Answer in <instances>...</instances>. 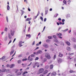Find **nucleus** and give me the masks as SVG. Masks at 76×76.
Returning a JSON list of instances; mask_svg holds the SVG:
<instances>
[{"mask_svg": "<svg viewBox=\"0 0 76 76\" xmlns=\"http://www.w3.org/2000/svg\"><path fill=\"white\" fill-rule=\"evenodd\" d=\"M22 41H20L19 42V46L20 47L23 46V45H22Z\"/></svg>", "mask_w": 76, "mask_h": 76, "instance_id": "nucleus-11", "label": "nucleus"}, {"mask_svg": "<svg viewBox=\"0 0 76 76\" xmlns=\"http://www.w3.org/2000/svg\"><path fill=\"white\" fill-rule=\"evenodd\" d=\"M53 37L54 38H55V39H56V38H57V36L55 35H53Z\"/></svg>", "mask_w": 76, "mask_h": 76, "instance_id": "nucleus-40", "label": "nucleus"}, {"mask_svg": "<svg viewBox=\"0 0 76 76\" xmlns=\"http://www.w3.org/2000/svg\"><path fill=\"white\" fill-rule=\"evenodd\" d=\"M10 72V69H8L6 71L7 73H9Z\"/></svg>", "mask_w": 76, "mask_h": 76, "instance_id": "nucleus-33", "label": "nucleus"}, {"mask_svg": "<svg viewBox=\"0 0 76 76\" xmlns=\"http://www.w3.org/2000/svg\"><path fill=\"white\" fill-rule=\"evenodd\" d=\"M48 72V71L46 70H45L44 72L43 73L45 75V74L46 73H47Z\"/></svg>", "mask_w": 76, "mask_h": 76, "instance_id": "nucleus-24", "label": "nucleus"}, {"mask_svg": "<svg viewBox=\"0 0 76 76\" xmlns=\"http://www.w3.org/2000/svg\"><path fill=\"white\" fill-rule=\"evenodd\" d=\"M71 40L73 41V42H75L76 41V39L75 38H74V37H72L71 38Z\"/></svg>", "mask_w": 76, "mask_h": 76, "instance_id": "nucleus-14", "label": "nucleus"}, {"mask_svg": "<svg viewBox=\"0 0 76 76\" xmlns=\"http://www.w3.org/2000/svg\"><path fill=\"white\" fill-rule=\"evenodd\" d=\"M58 14H56L55 15H54V17L55 18H56L57 17V16H58Z\"/></svg>", "mask_w": 76, "mask_h": 76, "instance_id": "nucleus-34", "label": "nucleus"}, {"mask_svg": "<svg viewBox=\"0 0 76 76\" xmlns=\"http://www.w3.org/2000/svg\"><path fill=\"white\" fill-rule=\"evenodd\" d=\"M15 45H13L11 48V50H13V48H15Z\"/></svg>", "mask_w": 76, "mask_h": 76, "instance_id": "nucleus-35", "label": "nucleus"}, {"mask_svg": "<svg viewBox=\"0 0 76 76\" xmlns=\"http://www.w3.org/2000/svg\"><path fill=\"white\" fill-rule=\"evenodd\" d=\"M47 61V59L45 58L44 60V63L45 62V61Z\"/></svg>", "mask_w": 76, "mask_h": 76, "instance_id": "nucleus-58", "label": "nucleus"}, {"mask_svg": "<svg viewBox=\"0 0 76 76\" xmlns=\"http://www.w3.org/2000/svg\"><path fill=\"white\" fill-rule=\"evenodd\" d=\"M45 56L46 57V58H47L48 60H50L51 58L50 55V54L48 53H47L45 54Z\"/></svg>", "mask_w": 76, "mask_h": 76, "instance_id": "nucleus-1", "label": "nucleus"}, {"mask_svg": "<svg viewBox=\"0 0 76 76\" xmlns=\"http://www.w3.org/2000/svg\"><path fill=\"white\" fill-rule=\"evenodd\" d=\"M44 72V69L43 68H41L39 70V74H41V73H42Z\"/></svg>", "mask_w": 76, "mask_h": 76, "instance_id": "nucleus-4", "label": "nucleus"}, {"mask_svg": "<svg viewBox=\"0 0 76 76\" xmlns=\"http://www.w3.org/2000/svg\"><path fill=\"white\" fill-rule=\"evenodd\" d=\"M56 42H57V43H58V40L56 39L55 40V41Z\"/></svg>", "mask_w": 76, "mask_h": 76, "instance_id": "nucleus-57", "label": "nucleus"}, {"mask_svg": "<svg viewBox=\"0 0 76 76\" xmlns=\"http://www.w3.org/2000/svg\"><path fill=\"white\" fill-rule=\"evenodd\" d=\"M32 19V18H28L26 19L25 21H28L29 20H30Z\"/></svg>", "mask_w": 76, "mask_h": 76, "instance_id": "nucleus-21", "label": "nucleus"}, {"mask_svg": "<svg viewBox=\"0 0 76 76\" xmlns=\"http://www.w3.org/2000/svg\"><path fill=\"white\" fill-rule=\"evenodd\" d=\"M38 59H39V58L38 57H36L35 59V60H37Z\"/></svg>", "mask_w": 76, "mask_h": 76, "instance_id": "nucleus-50", "label": "nucleus"}, {"mask_svg": "<svg viewBox=\"0 0 76 76\" xmlns=\"http://www.w3.org/2000/svg\"><path fill=\"white\" fill-rule=\"evenodd\" d=\"M56 72H53L51 73V75L52 76H54L56 75Z\"/></svg>", "mask_w": 76, "mask_h": 76, "instance_id": "nucleus-10", "label": "nucleus"}, {"mask_svg": "<svg viewBox=\"0 0 76 76\" xmlns=\"http://www.w3.org/2000/svg\"><path fill=\"white\" fill-rule=\"evenodd\" d=\"M28 60L27 58H26V59H22V61H26Z\"/></svg>", "mask_w": 76, "mask_h": 76, "instance_id": "nucleus-39", "label": "nucleus"}, {"mask_svg": "<svg viewBox=\"0 0 76 76\" xmlns=\"http://www.w3.org/2000/svg\"><path fill=\"white\" fill-rule=\"evenodd\" d=\"M26 73H28V72L27 71H25L23 73V75H25Z\"/></svg>", "mask_w": 76, "mask_h": 76, "instance_id": "nucleus-29", "label": "nucleus"}, {"mask_svg": "<svg viewBox=\"0 0 76 76\" xmlns=\"http://www.w3.org/2000/svg\"><path fill=\"white\" fill-rule=\"evenodd\" d=\"M7 76H13V75H12V74H10L7 75Z\"/></svg>", "mask_w": 76, "mask_h": 76, "instance_id": "nucleus-49", "label": "nucleus"}, {"mask_svg": "<svg viewBox=\"0 0 76 76\" xmlns=\"http://www.w3.org/2000/svg\"><path fill=\"white\" fill-rule=\"evenodd\" d=\"M8 37L9 39H12V36H11V35L10 34H8Z\"/></svg>", "mask_w": 76, "mask_h": 76, "instance_id": "nucleus-17", "label": "nucleus"}, {"mask_svg": "<svg viewBox=\"0 0 76 76\" xmlns=\"http://www.w3.org/2000/svg\"><path fill=\"white\" fill-rule=\"evenodd\" d=\"M67 59H69V60H71L72 59V58H70V56L67 57Z\"/></svg>", "mask_w": 76, "mask_h": 76, "instance_id": "nucleus-45", "label": "nucleus"}, {"mask_svg": "<svg viewBox=\"0 0 76 76\" xmlns=\"http://www.w3.org/2000/svg\"><path fill=\"white\" fill-rule=\"evenodd\" d=\"M48 39H53V37L52 36H48Z\"/></svg>", "mask_w": 76, "mask_h": 76, "instance_id": "nucleus-30", "label": "nucleus"}, {"mask_svg": "<svg viewBox=\"0 0 76 76\" xmlns=\"http://www.w3.org/2000/svg\"><path fill=\"white\" fill-rule=\"evenodd\" d=\"M10 65L9 64H7V65L6 66L7 67H10Z\"/></svg>", "mask_w": 76, "mask_h": 76, "instance_id": "nucleus-48", "label": "nucleus"}, {"mask_svg": "<svg viewBox=\"0 0 76 76\" xmlns=\"http://www.w3.org/2000/svg\"><path fill=\"white\" fill-rule=\"evenodd\" d=\"M6 69H2V72H6Z\"/></svg>", "mask_w": 76, "mask_h": 76, "instance_id": "nucleus-44", "label": "nucleus"}, {"mask_svg": "<svg viewBox=\"0 0 76 76\" xmlns=\"http://www.w3.org/2000/svg\"><path fill=\"white\" fill-rule=\"evenodd\" d=\"M22 57V54H20L18 56V57L20 58V57Z\"/></svg>", "mask_w": 76, "mask_h": 76, "instance_id": "nucleus-47", "label": "nucleus"}, {"mask_svg": "<svg viewBox=\"0 0 76 76\" xmlns=\"http://www.w3.org/2000/svg\"><path fill=\"white\" fill-rule=\"evenodd\" d=\"M5 58L6 56H4L3 57H2L1 58H0V60H4V58Z\"/></svg>", "mask_w": 76, "mask_h": 76, "instance_id": "nucleus-22", "label": "nucleus"}, {"mask_svg": "<svg viewBox=\"0 0 76 76\" xmlns=\"http://www.w3.org/2000/svg\"><path fill=\"white\" fill-rule=\"evenodd\" d=\"M68 28H67L65 30H62V31H63V32H66V31H68Z\"/></svg>", "mask_w": 76, "mask_h": 76, "instance_id": "nucleus-28", "label": "nucleus"}, {"mask_svg": "<svg viewBox=\"0 0 76 76\" xmlns=\"http://www.w3.org/2000/svg\"><path fill=\"white\" fill-rule=\"evenodd\" d=\"M65 42L67 45L68 46H70V43L69 42L67 41H65Z\"/></svg>", "mask_w": 76, "mask_h": 76, "instance_id": "nucleus-13", "label": "nucleus"}, {"mask_svg": "<svg viewBox=\"0 0 76 76\" xmlns=\"http://www.w3.org/2000/svg\"><path fill=\"white\" fill-rule=\"evenodd\" d=\"M43 46L45 48H48V47H49L48 46V45L46 43H45V44H43Z\"/></svg>", "mask_w": 76, "mask_h": 76, "instance_id": "nucleus-3", "label": "nucleus"}, {"mask_svg": "<svg viewBox=\"0 0 76 76\" xmlns=\"http://www.w3.org/2000/svg\"><path fill=\"white\" fill-rule=\"evenodd\" d=\"M39 76H45V75L43 73V74H40Z\"/></svg>", "mask_w": 76, "mask_h": 76, "instance_id": "nucleus-52", "label": "nucleus"}, {"mask_svg": "<svg viewBox=\"0 0 76 76\" xmlns=\"http://www.w3.org/2000/svg\"><path fill=\"white\" fill-rule=\"evenodd\" d=\"M53 68V65H51L50 66V68L51 69H52Z\"/></svg>", "mask_w": 76, "mask_h": 76, "instance_id": "nucleus-42", "label": "nucleus"}, {"mask_svg": "<svg viewBox=\"0 0 76 76\" xmlns=\"http://www.w3.org/2000/svg\"><path fill=\"white\" fill-rule=\"evenodd\" d=\"M56 58V55H55L54 56L53 58H54V59H55V58Z\"/></svg>", "mask_w": 76, "mask_h": 76, "instance_id": "nucleus-60", "label": "nucleus"}, {"mask_svg": "<svg viewBox=\"0 0 76 76\" xmlns=\"http://www.w3.org/2000/svg\"><path fill=\"white\" fill-rule=\"evenodd\" d=\"M40 19L42 20V21H43V18H42V17H40Z\"/></svg>", "mask_w": 76, "mask_h": 76, "instance_id": "nucleus-55", "label": "nucleus"}, {"mask_svg": "<svg viewBox=\"0 0 76 76\" xmlns=\"http://www.w3.org/2000/svg\"><path fill=\"white\" fill-rule=\"evenodd\" d=\"M34 56L35 55L33 54H32L31 55V57H34Z\"/></svg>", "mask_w": 76, "mask_h": 76, "instance_id": "nucleus-53", "label": "nucleus"}, {"mask_svg": "<svg viewBox=\"0 0 76 76\" xmlns=\"http://www.w3.org/2000/svg\"><path fill=\"white\" fill-rule=\"evenodd\" d=\"M42 50H39L37 52V55H38L39 54H42Z\"/></svg>", "mask_w": 76, "mask_h": 76, "instance_id": "nucleus-8", "label": "nucleus"}, {"mask_svg": "<svg viewBox=\"0 0 76 76\" xmlns=\"http://www.w3.org/2000/svg\"><path fill=\"white\" fill-rule=\"evenodd\" d=\"M6 18V20H7V22H9V18H8V17H7V16Z\"/></svg>", "mask_w": 76, "mask_h": 76, "instance_id": "nucleus-36", "label": "nucleus"}, {"mask_svg": "<svg viewBox=\"0 0 76 76\" xmlns=\"http://www.w3.org/2000/svg\"><path fill=\"white\" fill-rule=\"evenodd\" d=\"M59 57H62L63 56V55L61 53H59Z\"/></svg>", "mask_w": 76, "mask_h": 76, "instance_id": "nucleus-18", "label": "nucleus"}, {"mask_svg": "<svg viewBox=\"0 0 76 76\" xmlns=\"http://www.w3.org/2000/svg\"><path fill=\"white\" fill-rule=\"evenodd\" d=\"M66 50H68V51H70L71 50V48L68 46L66 48Z\"/></svg>", "mask_w": 76, "mask_h": 76, "instance_id": "nucleus-16", "label": "nucleus"}, {"mask_svg": "<svg viewBox=\"0 0 76 76\" xmlns=\"http://www.w3.org/2000/svg\"><path fill=\"white\" fill-rule=\"evenodd\" d=\"M73 47L75 49H76V44H74L73 45Z\"/></svg>", "mask_w": 76, "mask_h": 76, "instance_id": "nucleus-27", "label": "nucleus"}, {"mask_svg": "<svg viewBox=\"0 0 76 76\" xmlns=\"http://www.w3.org/2000/svg\"><path fill=\"white\" fill-rule=\"evenodd\" d=\"M34 44H35V41H33V42L32 43V45H34Z\"/></svg>", "mask_w": 76, "mask_h": 76, "instance_id": "nucleus-62", "label": "nucleus"}, {"mask_svg": "<svg viewBox=\"0 0 76 76\" xmlns=\"http://www.w3.org/2000/svg\"><path fill=\"white\" fill-rule=\"evenodd\" d=\"M69 72L70 73H75V71H73L72 70H71L69 71Z\"/></svg>", "mask_w": 76, "mask_h": 76, "instance_id": "nucleus-26", "label": "nucleus"}, {"mask_svg": "<svg viewBox=\"0 0 76 76\" xmlns=\"http://www.w3.org/2000/svg\"><path fill=\"white\" fill-rule=\"evenodd\" d=\"M10 9V7H9V5H7V10H9Z\"/></svg>", "mask_w": 76, "mask_h": 76, "instance_id": "nucleus-37", "label": "nucleus"}, {"mask_svg": "<svg viewBox=\"0 0 76 76\" xmlns=\"http://www.w3.org/2000/svg\"><path fill=\"white\" fill-rule=\"evenodd\" d=\"M8 30V28L6 27H5V29L4 30V31H6V32H7Z\"/></svg>", "mask_w": 76, "mask_h": 76, "instance_id": "nucleus-32", "label": "nucleus"}, {"mask_svg": "<svg viewBox=\"0 0 76 76\" xmlns=\"http://www.w3.org/2000/svg\"><path fill=\"white\" fill-rule=\"evenodd\" d=\"M11 42H12V40H10V42L8 44V45H9V44L10 43H11Z\"/></svg>", "mask_w": 76, "mask_h": 76, "instance_id": "nucleus-59", "label": "nucleus"}, {"mask_svg": "<svg viewBox=\"0 0 76 76\" xmlns=\"http://www.w3.org/2000/svg\"><path fill=\"white\" fill-rule=\"evenodd\" d=\"M15 65L14 64H12L10 65V68H13V67H15Z\"/></svg>", "mask_w": 76, "mask_h": 76, "instance_id": "nucleus-15", "label": "nucleus"}, {"mask_svg": "<svg viewBox=\"0 0 76 76\" xmlns=\"http://www.w3.org/2000/svg\"><path fill=\"white\" fill-rule=\"evenodd\" d=\"M50 74H51V73H49L46 76H49L50 75Z\"/></svg>", "mask_w": 76, "mask_h": 76, "instance_id": "nucleus-63", "label": "nucleus"}, {"mask_svg": "<svg viewBox=\"0 0 76 76\" xmlns=\"http://www.w3.org/2000/svg\"><path fill=\"white\" fill-rule=\"evenodd\" d=\"M46 42H47V43H50V42H51V40L49 39H47L46 40Z\"/></svg>", "mask_w": 76, "mask_h": 76, "instance_id": "nucleus-20", "label": "nucleus"}, {"mask_svg": "<svg viewBox=\"0 0 76 76\" xmlns=\"http://www.w3.org/2000/svg\"><path fill=\"white\" fill-rule=\"evenodd\" d=\"M59 23L60 25H61V24H62L63 25L64 24V22L62 23L60 21Z\"/></svg>", "mask_w": 76, "mask_h": 76, "instance_id": "nucleus-31", "label": "nucleus"}, {"mask_svg": "<svg viewBox=\"0 0 76 76\" xmlns=\"http://www.w3.org/2000/svg\"><path fill=\"white\" fill-rule=\"evenodd\" d=\"M15 30L14 29H12L10 30V32L12 36H13L14 35V34H15Z\"/></svg>", "mask_w": 76, "mask_h": 76, "instance_id": "nucleus-2", "label": "nucleus"}, {"mask_svg": "<svg viewBox=\"0 0 76 76\" xmlns=\"http://www.w3.org/2000/svg\"><path fill=\"white\" fill-rule=\"evenodd\" d=\"M21 61H22V60H19L18 61V63L19 64V63H21Z\"/></svg>", "mask_w": 76, "mask_h": 76, "instance_id": "nucleus-41", "label": "nucleus"}, {"mask_svg": "<svg viewBox=\"0 0 76 76\" xmlns=\"http://www.w3.org/2000/svg\"><path fill=\"white\" fill-rule=\"evenodd\" d=\"M45 69H48V66H45Z\"/></svg>", "mask_w": 76, "mask_h": 76, "instance_id": "nucleus-54", "label": "nucleus"}, {"mask_svg": "<svg viewBox=\"0 0 76 76\" xmlns=\"http://www.w3.org/2000/svg\"><path fill=\"white\" fill-rule=\"evenodd\" d=\"M28 60L29 61H31L33 60V59L31 57V56H29L28 58Z\"/></svg>", "mask_w": 76, "mask_h": 76, "instance_id": "nucleus-6", "label": "nucleus"}, {"mask_svg": "<svg viewBox=\"0 0 76 76\" xmlns=\"http://www.w3.org/2000/svg\"><path fill=\"white\" fill-rule=\"evenodd\" d=\"M13 53H14V50H11V52L10 53V55L12 54Z\"/></svg>", "mask_w": 76, "mask_h": 76, "instance_id": "nucleus-25", "label": "nucleus"}, {"mask_svg": "<svg viewBox=\"0 0 76 76\" xmlns=\"http://www.w3.org/2000/svg\"><path fill=\"white\" fill-rule=\"evenodd\" d=\"M39 13H40V12L39 11L38 12L37 14V16H38L39 15Z\"/></svg>", "mask_w": 76, "mask_h": 76, "instance_id": "nucleus-56", "label": "nucleus"}, {"mask_svg": "<svg viewBox=\"0 0 76 76\" xmlns=\"http://www.w3.org/2000/svg\"><path fill=\"white\" fill-rule=\"evenodd\" d=\"M56 35L58 37H61L62 36V34L61 33H57Z\"/></svg>", "mask_w": 76, "mask_h": 76, "instance_id": "nucleus-12", "label": "nucleus"}, {"mask_svg": "<svg viewBox=\"0 0 76 76\" xmlns=\"http://www.w3.org/2000/svg\"><path fill=\"white\" fill-rule=\"evenodd\" d=\"M26 64H24V66H23V67H26Z\"/></svg>", "mask_w": 76, "mask_h": 76, "instance_id": "nucleus-64", "label": "nucleus"}, {"mask_svg": "<svg viewBox=\"0 0 76 76\" xmlns=\"http://www.w3.org/2000/svg\"><path fill=\"white\" fill-rule=\"evenodd\" d=\"M4 40L5 41H7V37L6 36L5 37Z\"/></svg>", "mask_w": 76, "mask_h": 76, "instance_id": "nucleus-38", "label": "nucleus"}, {"mask_svg": "<svg viewBox=\"0 0 76 76\" xmlns=\"http://www.w3.org/2000/svg\"><path fill=\"white\" fill-rule=\"evenodd\" d=\"M34 64L36 66H37V67H39V63H38V62H35L34 63Z\"/></svg>", "mask_w": 76, "mask_h": 76, "instance_id": "nucleus-7", "label": "nucleus"}, {"mask_svg": "<svg viewBox=\"0 0 76 76\" xmlns=\"http://www.w3.org/2000/svg\"><path fill=\"white\" fill-rule=\"evenodd\" d=\"M26 37H28L30 38L31 37V35L30 34H27L26 35Z\"/></svg>", "mask_w": 76, "mask_h": 76, "instance_id": "nucleus-43", "label": "nucleus"}, {"mask_svg": "<svg viewBox=\"0 0 76 76\" xmlns=\"http://www.w3.org/2000/svg\"><path fill=\"white\" fill-rule=\"evenodd\" d=\"M63 3H64V4H66V1L65 0H64L63 1Z\"/></svg>", "mask_w": 76, "mask_h": 76, "instance_id": "nucleus-46", "label": "nucleus"}, {"mask_svg": "<svg viewBox=\"0 0 76 76\" xmlns=\"http://www.w3.org/2000/svg\"><path fill=\"white\" fill-rule=\"evenodd\" d=\"M45 15H46L47 14V13H48V8L47 7H46L45 8Z\"/></svg>", "mask_w": 76, "mask_h": 76, "instance_id": "nucleus-5", "label": "nucleus"}, {"mask_svg": "<svg viewBox=\"0 0 76 76\" xmlns=\"http://www.w3.org/2000/svg\"><path fill=\"white\" fill-rule=\"evenodd\" d=\"M21 74H22V72H18L16 75L17 76H20L21 75Z\"/></svg>", "mask_w": 76, "mask_h": 76, "instance_id": "nucleus-19", "label": "nucleus"}, {"mask_svg": "<svg viewBox=\"0 0 76 76\" xmlns=\"http://www.w3.org/2000/svg\"><path fill=\"white\" fill-rule=\"evenodd\" d=\"M20 11H21L22 12V14H21V16H22L23 15V14L25 13V12L23 10H20Z\"/></svg>", "mask_w": 76, "mask_h": 76, "instance_id": "nucleus-23", "label": "nucleus"}, {"mask_svg": "<svg viewBox=\"0 0 76 76\" xmlns=\"http://www.w3.org/2000/svg\"><path fill=\"white\" fill-rule=\"evenodd\" d=\"M19 69H16L15 73H17V72H19Z\"/></svg>", "mask_w": 76, "mask_h": 76, "instance_id": "nucleus-61", "label": "nucleus"}, {"mask_svg": "<svg viewBox=\"0 0 76 76\" xmlns=\"http://www.w3.org/2000/svg\"><path fill=\"white\" fill-rule=\"evenodd\" d=\"M73 54H74V53H69V55H70V56H72V55H73Z\"/></svg>", "mask_w": 76, "mask_h": 76, "instance_id": "nucleus-51", "label": "nucleus"}, {"mask_svg": "<svg viewBox=\"0 0 76 76\" xmlns=\"http://www.w3.org/2000/svg\"><path fill=\"white\" fill-rule=\"evenodd\" d=\"M57 61L58 62V63H61V61H62V59L60 58H58L57 59Z\"/></svg>", "mask_w": 76, "mask_h": 76, "instance_id": "nucleus-9", "label": "nucleus"}]
</instances>
